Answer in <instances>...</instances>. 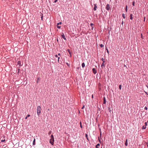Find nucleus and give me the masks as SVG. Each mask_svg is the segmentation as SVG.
<instances>
[{"label":"nucleus","mask_w":148,"mask_h":148,"mask_svg":"<svg viewBox=\"0 0 148 148\" xmlns=\"http://www.w3.org/2000/svg\"><path fill=\"white\" fill-rule=\"evenodd\" d=\"M54 141L53 136V135H51V138L50 139V143L52 145H53L54 144Z\"/></svg>","instance_id":"f257e3e1"},{"label":"nucleus","mask_w":148,"mask_h":148,"mask_svg":"<svg viewBox=\"0 0 148 148\" xmlns=\"http://www.w3.org/2000/svg\"><path fill=\"white\" fill-rule=\"evenodd\" d=\"M41 109V108L40 106H38L37 107V114L38 116L40 114Z\"/></svg>","instance_id":"f03ea898"},{"label":"nucleus","mask_w":148,"mask_h":148,"mask_svg":"<svg viewBox=\"0 0 148 148\" xmlns=\"http://www.w3.org/2000/svg\"><path fill=\"white\" fill-rule=\"evenodd\" d=\"M110 5L108 4L106 6V9L107 10H110Z\"/></svg>","instance_id":"7ed1b4c3"},{"label":"nucleus","mask_w":148,"mask_h":148,"mask_svg":"<svg viewBox=\"0 0 148 148\" xmlns=\"http://www.w3.org/2000/svg\"><path fill=\"white\" fill-rule=\"evenodd\" d=\"M94 7L93 8V10L94 11H95L96 10V8H97V5L96 4H94Z\"/></svg>","instance_id":"20e7f679"},{"label":"nucleus","mask_w":148,"mask_h":148,"mask_svg":"<svg viewBox=\"0 0 148 148\" xmlns=\"http://www.w3.org/2000/svg\"><path fill=\"white\" fill-rule=\"evenodd\" d=\"M63 34H62L61 35V36H62V37L65 40H66V38L65 37V35H64V34L63 33H62Z\"/></svg>","instance_id":"39448f33"},{"label":"nucleus","mask_w":148,"mask_h":148,"mask_svg":"<svg viewBox=\"0 0 148 148\" xmlns=\"http://www.w3.org/2000/svg\"><path fill=\"white\" fill-rule=\"evenodd\" d=\"M92 71L93 73H94L95 74L97 73V71L95 69L93 68L92 69Z\"/></svg>","instance_id":"423d86ee"},{"label":"nucleus","mask_w":148,"mask_h":148,"mask_svg":"<svg viewBox=\"0 0 148 148\" xmlns=\"http://www.w3.org/2000/svg\"><path fill=\"white\" fill-rule=\"evenodd\" d=\"M19 66H20L21 65V62L20 61H18L17 62Z\"/></svg>","instance_id":"0eeeda50"},{"label":"nucleus","mask_w":148,"mask_h":148,"mask_svg":"<svg viewBox=\"0 0 148 148\" xmlns=\"http://www.w3.org/2000/svg\"><path fill=\"white\" fill-rule=\"evenodd\" d=\"M103 104H105L106 103V100L105 97H104L103 98Z\"/></svg>","instance_id":"6e6552de"},{"label":"nucleus","mask_w":148,"mask_h":148,"mask_svg":"<svg viewBox=\"0 0 148 148\" xmlns=\"http://www.w3.org/2000/svg\"><path fill=\"white\" fill-rule=\"evenodd\" d=\"M125 145L126 146H127L128 145V143H127V139H126V141H125Z\"/></svg>","instance_id":"1a4fd4ad"},{"label":"nucleus","mask_w":148,"mask_h":148,"mask_svg":"<svg viewBox=\"0 0 148 148\" xmlns=\"http://www.w3.org/2000/svg\"><path fill=\"white\" fill-rule=\"evenodd\" d=\"M133 15L132 14H130V19L131 20H132L133 19V17H132Z\"/></svg>","instance_id":"9d476101"},{"label":"nucleus","mask_w":148,"mask_h":148,"mask_svg":"<svg viewBox=\"0 0 148 148\" xmlns=\"http://www.w3.org/2000/svg\"><path fill=\"white\" fill-rule=\"evenodd\" d=\"M100 146L99 143L97 144L96 146V148H99V146Z\"/></svg>","instance_id":"9b49d317"},{"label":"nucleus","mask_w":148,"mask_h":148,"mask_svg":"<svg viewBox=\"0 0 148 148\" xmlns=\"http://www.w3.org/2000/svg\"><path fill=\"white\" fill-rule=\"evenodd\" d=\"M82 66L83 68H84L85 66V64L84 63H82Z\"/></svg>","instance_id":"f8f14e48"},{"label":"nucleus","mask_w":148,"mask_h":148,"mask_svg":"<svg viewBox=\"0 0 148 148\" xmlns=\"http://www.w3.org/2000/svg\"><path fill=\"white\" fill-rule=\"evenodd\" d=\"M104 63L103 62L102 63V64L101 65V67L103 68V66H104Z\"/></svg>","instance_id":"ddd939ff"},{"label":"nucleus","mask_w":148,"mask_h":148,"mask_svg":"<svg viewBox=\"0 0 148 148\" xmlns=\"http://www.w3.org/2000/svg\"><path fill=\"white\" fill-rule=\"evenodd\" d=\"M125 10H126V11L127 12V5H126Z\"/></svg>","instance_id":"4468645a"},{"label":"nucleus","mask_w":148,"mask_h":148,"mask_svg":"<svg viewBox=\"0 0 148 148\" xmlns=\"http://www.w3.org/2000/svg\"><path fill=\"white\" fill-rule=\"evenodd\" d=\"M35 139H34V140L33 142V144L34 145H35Z\"/></svg>","instance_id":"2eb2a0df"},{"label":"nucleus","mask_w":148,"mask_h":148,"mask_svg":"<svg viewBox=\"0 0 148 148\" xmlns=\"http://www.w3.org/2000/svg\"><path fill=\"white\" fill-rule=\"evenodd\" d=\"M90 25L91 26V27H92V29L93 28V24L92 23H91Z\"/></svg>","instance_id":"dca6fc26"},{"label":"nucleus","mask_w":148,"mask_h":148,"mask_svg":"<svg viewBox=\"0 0 148 148\" xmlns=\"http://www.w3.org/2000/svg\"><path fill=\"white\" fill-rule=\"evenodd\" d=\"M119 88L120 90L121 89V85H120L119 86Z\"/></svg>","instance_id":"f3484780"},{"label":"nucleus","mask_w":148,"mask_h":148,"mask_svg":"<svg viewBox=\"0 0 148 148\" xmlns=\"http://www.w3.org/2000/svg\"><path fill=\"white\" fill-rule=\"evenodd\" d=\"M100 47H101L102 48L104 47V45L103 44H101L100 45Z\"/></svg>","instance_id":"a211bd4d"},{"label":"nucleus","mask_w":148,"mask_h":148,"mask_svg":"<svg viewBox=\"0 0 148 148\" xmlns=\"http://www.w3.org/2000/svg\"><path fill=\"white\" fill-rule=\"evenodd\" d=\"M135 2L134 1H133L132 2V5L133 6H134L135 5Z\"/></svg>","instance_id":"6ab92c4d"},{"label":"nucleus","mask_w":148,"mask_h":148,"mask_svg":"<svg viewBox=\"0 0 148 148\" xmlns=\"http://www.w3.org/2000/svg\"><path fill=\"white\" fill-rule=\"evenodd\" d=\"M122 16H123V18H125V14H123V15H122Z\"/></svg>","instance_id":"aec40b11"},{"label":"nucleus","mask_w":148,"mask_h":148,"mask_svg":"<svg viewBox=\"0 0 148 148\" xmlns=\"http://www.w3.org/2000/svg\"><path fill=\"white\" fill-rule=\"evenodd\" d=\"M57 27L58 28L60 29L61 27L60 26H58V25H57Z\"/></svg>","instance_id":"412c9836"},{"label":"nucleus","mask_w":148,"mask_h":148,"mask_svg":"<svg viewBox=\"0 0 148 148\" xmlns=\"http://www.w3.org/2000/svg\"><path fill=\"white\" fill-rule=\"evenodd\" d=\"M51 132H52L51 131H50L48 133V134L50 135L51 133Z\"/></svg>","instance_id":"4be33fe9"},{"label":"nucleus","mask_w":148,"mask_h":148,"mask_svg":"<svg viewBox=\"0 0 148 148\" xmlns=\"http://www.w3.org/2000/svg\"><path fill=\"white\" fill-rule=\"evenodd\" d=\"M101 60L104 63L105 62V61L104 60V59H103V58L101 59Z\"/></svg>","instance_id":"5701e85b"},{"label":"nucleus","mask_w":148,"mask_h":148,"mask_svg":"<svg viewBox=\"0 0 148 148\" xmlns=\"http://www.w3.org/2000/svg\"><path fill=\"white\" fill-rule=\"evenodd\" d=\"M61 24H62V22H60V23H58L57 24V25H60H60H61Z\"/></svg>","instance_id":"b1692460"},{"label":"nucleus","mask_w":148,"mask_h":148,"mask_svg":"<svg viewBox=\"0 0 148 148\" xmlns=\"http://www.w3.org/2000/svg\"><path fill=\"white\" fill-rule=\"evenodd\" d=\"M5 139H4V140H1V142H5Z\"/></svg>","instance_id":"393cba45"},{"label":"nucleus","mask_w":148,"mask_h":148,"mask_svg":"<svg viewBox=\"0 0 148 148\" xmlns=\"http://www.w3.org/2000/svg\"><path fill=\"white\" fill-rule=\"evenodd\" d=\"M106 50H107V53H108V54L109 53V51L108 50V49H107V48L106 49Z\"/></svg>","instance_id":"a878e982"},{"label":"nucleus","mask_w":148,"mask_h":148,"mask_svg":"<svg viewBox=\"0 0 148 148\" xmlns=\"http://www.w3.org/2000/svg\"><path fill=\"white\" fill-rule=\"evenodd\" d=\"M68 52H69V53L71 54V52H70V50L69 49H68Z\"/></svg>","instance_id":"bb28decb"},{"label":"nucleus","mask_w":148,"mask_h":148,"mask_svg":"<svg viewBox=\"0 0 148 148\" xmlns=\"http://www.w3.org/2000/svg\"><path fill=\"white\" fill-rule=\"evenodd\" d=\"M85 136H86V137L87 138V139H88V135H87V134H86V135H85Z\"/></svg>","instance_id":"cd10ccee"},{"label":"nucleus","mask_w":148,"mask_h":148,"mask_svg":"<svg viewBox=\"0 0 148 148\" xmlns=\"http://www.w3.org/2000/svg\"><path fill=\"white\" fill-rule=\"evenodd\" d=\"M145 109V110H147V107H145V108H144Z\"/></svg>","instance_id":"c85d7f7f"},{"label":"nucleus","mask_w":148,"mask_h":148,"mask_svg":"<svg viewBox=\"0 0 148 148\" xmlns=\"http://www.w3.org/2000/svg\"><path fill=\"white\" fill-rule=\"evenodd\" d=\"M30 116V115L29 114H28L27 116V117H29Z\"/></svg>","instance_id":"c756f323"},{"label":"nucleus","mask_w":148,"mask_h":148,"mask_svg":"<svg viewBox=\"0 0 148 148\" xmlns=\"http://www.w3.org/2000/svg\"><path fill=\"white\" fill-rule=\"evenodd\" d=\"M39 78H38V79H37V82H38L39 81Z\"/></svg>","instance_id":"7c9ffc66"},{"label":"nucleus","mask_w":148,"mask_h":148,"mask_svg":"<svg viewBox=\"0 0 148 148\" xmlns=\"http://www.w3.org/2000/svg\"><path fill=\"white\" fill-rule=\"evenodd\" d=\"M80 127H81V128H82V124H81V122L80 123Z\"/></svg>","instance_id":"2f4dec72"},{"label":"nucleus","mask_w":148,"mask_h":148,"mask_svg":"<svg viewBox=\"0 0 148 148\" xmlns=\"http://www.w3.org/2000/svg\"><path fill=\"white\" fill-rule=\"evenodd\" d=\"M55 57L57 58L58 57V56L57 55H55Z\"/></svg>","instance_id":"473e14b6"},{"label":"nucleus","mask_w":148,"mask_h":148,"mask_svg":"<svg viewBox=\"0 0 148 148\" xmlns=\"http://www.w3.org/2000/svg\"><path fill=\"white\" fill-rule=\"evenodd\" d=\"M145 128H146L145 127H144V126H143V129H145Z\"/></svg>","instance_id":"72a5a7b5"},{"label":"nucleus","mask_w":148,"mask_h":148,"mask_svg":"<svg viewBox=\"0 0 148 148\" xmlns=\"http://www.w3.org/2000/svg\"><path fill=\"white\" fill-rule=\"evenodd\" d=\"M58 58V62H59V58H60V57H59Z\"/></svg>","instance_id":"f704fd0d"},{"label":"nucleus","mask_w":148,"mask_h":148,"mask_svg":"<svg viewBox=\"0 0 148 148\" xmlns=\"http://www.w3.org/2000/svg\"><path fill=\"white\" fill-rule=\"evenodd\" d=\"M57 0H55V1H54V2H55V3L57 1Z\"/></svg>","instance_id":"c9c22d12"},{"label":"nucleus","mask_w":148,"mask_h":148,"mask_svg":"<svg viewBox=\"0 0 148 148\" xmlns=\"http://www.w3.org/2000/svg\"><path fill=\"white\" fill-rule=\"evenodd\" d=\"M145 17H144V21H145Z\"/></svg>","instance_id":"e433bc0d"},{"label":"nucleus","mask_w":148,"mask_h":148,"mask_svg":"<svg viewBox=\"0 0 148 148\" xmlns=\"http://www.w3.org/2000/svg\"><path fill=\"white\" fill-rule=\"evenodd\" d=\"M66 64L68 66H69V65L67 63H66Z\"/></svg>","instance_id":"4c0bfd02"},{"label":"nucleus","mask_w":148,"mask_h":148,"mask_svg":"<svg viewBox=\"0 0 148 148\" xmlns=\"http://www.w3.org/2000/svg\"><path fill=\"white\" fill-rule=\"evenodd\" d=\"M145 125H147V122H145Z\"/></svg>","instance_id":"58836bf2"},{"label":"nucleus","mask_w":148,"mask_h":148,"mask_svg":"<svg viewBox=\"0 0 148 148\" xmlns=\"http://www.w3.org/2000/svg\"><path fill=\"white\" fill-rule=\"evenodd\" d=\"M84 108V106H83V107L82 108V109H83Z\"/></svg>","instance_id":"ea45409f"},{"label":"nucleus","mask_w":148,"mask_h":148,"mask_svg":"<svg viewBox=\"0 0 148 148\" xmlns=\"http://www.w3.org/2000/svg\"><path fill=\"white\" fill-rule=\"evenodd\" d=\"M108 109H109V110H110V108H108Z\"/></svg>","instance_id":"a19ab883"},{"label":"nucleus","mask_w":148,"mask_h":148,"mask_svg":"<svg viewBox=\"0 0 148 148\" xmlns=\"http://www.w3.org/2000/svg\"><path fill=\"white\" fill-rule=\"evenodd\" d=\"M99 141L100 142H101V140H100L99 139Z\"/></svg>","instance_id":"79ce46f5"},{"label":"nucleus","mask_w":148,"mask_h":148,"mask_svg":"<svg viewBox=\"0 0 148 148\" xmlns=\"http://www.w3.org/2000/svg\"><path fill=\"white\" fill-rule=\"evenodd\" d=\"M58 55L59 56H60V53H59L58 54Z\"/></svg>","instance_id":"37998d69"},{"label":"nucleus","mask_w":148,"mask_h":148,"mask_svg":"<svg viewBox=\"0 0 148 148\" xmlns=\"http://www.w3.org/2000/svg\"><path fill=\"white\" fill-rule=\"evenodd\" d=\"M27 117L26 116V117L25 118V119H27Z\"/></svg>","instance_id":"c03bdc74"},{"label":"nucleus","mask_w":148,"mask_h":148,"mask_svg":"<svg viewBox=\"0 0 148 148\" xmlns=\"http://www.w3.org/2000/svg\"><path fill=\"white\" fill-rule=\"evenodd\" d=\"M93 95H92V97L93 98Z\"/></svg>","instance_id":"a18cd8bd"},{"label":"nucleus","mask_w":148,"mask_h":148,"mask_svg":"<svg viewBox=\"0 0 148 148\" xmlns=\"http://www.w3.org/2000/svg\"><path fill=\"white\" fill-rule=\"evenodd\" d=\"M48 111H50V109H48Z\"/></svg>","instance_id":"49530a36"},{"label":"nucleus","mask_w":148,"mask_h":148,"mask_svg":"<svg viewBox=\"0 0 148 148\" xmlns=\"http://www.w3.org/2000/svg\"><path fill=\"white\" fill-rule=\"evenodd\" d=\"M141 37L142 38V34H141Z\"/></svg>","instance_id":"de8ad7c7"},{"label":"nucleus","mask_w":148,"mask_h":148,"mask_svg":"<svg viewBox=\"0 0 148 148\" xmlns=\"http://www.w3.org/2000/svg\"><path fill=\"white\" fill-rule=\"evenodd\" d=\"M147 122L148 123V121H147Z\"/></svg>","instance_id":"09e8293b"}]
</instances>
